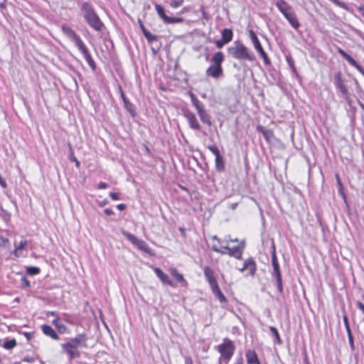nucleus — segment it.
<instances>
[{
    "label": "nucleus",
    "mask_w": 364,
    "mask_h": 364,
    "mask_svg": "<svg viewBox=\"0 0 364 364\" xmlns=\"http://www.w3.org/2000/svg\"><path fill=\"white\" fill-rule=\"evenodd\" d=\"M228 54L233 58L242 60H247L253 62L256 58L253 53L249 50L240 41H237L228 48Z\"/></svg>",
    "instance_id": "1"
},
{
    "label": "nucleus",
    "mask_w": 364,
    "mask_h": 364,
    "mask_svg": "<svg viewBox=\"0 0 364 364\" xmlns=\"http://www.w3.org/2000/svg\"><path fill=\"white\" fill-rule=\"evenodd\" d=\"M81 9L83 13V16L88 25L97 31H102L104 24L91 4L85 2L82 4Z\"/></svg>",
    "instance_id": "2"
},
{
    "label": "nucleus",
    "mask_w": 364,
    "mask_h": 364,
    "mask_svg": "<svg viewBox=\"0 0 364 364\" xmlns=\"http://www.w3.org/2000/svg\"><path fill=\"white\" fill-rule=\"evenodd\" d=\"M276 6L294 28L297 29L300 26V23L292 7L285 1L278 0Z\"/></svg>",
    "instance_id": "3"
},
{
    "label": "nucleus",
    "mask_w": 364,
    "mask_h": 364,
    "mask_svg": "<svg viewBox=\"0 0 364 364\" xmlns=\"http://www.w3.org/2000/svg\"><path fill=\"white\" fill-rule=\"evenodd\" d=\"M215 348L220 353V363L222 358L225 360L226 363L229 362L235 350V346L233 342L228 338H224L223 343L215 346Z\"/></svg>",
    "instance_id": "4"
},
{
    "label": "nucleus",
    "mask_w": 364,
    "mask_h": 364,
    "mask_svg": "<svg viewBox=\"0 0 364 364\" xmlns=\"http://www.w3.org/2000/svg\"><path fill=\"white\" fill-rule=\"evenodd\" d=\"M191 102L193 106L196 107L201 122H203L204 124L210 126V115L207 113L206 110L205 109L203 104L200 102L193 94L191 95Z\"/></svg>",
    "instance_id": "5"
},
{
    "label": "nucleus",
    "mask_w": 364,
    "mask_h": 364,
    "mask_svg": "<svg viewBox=\"0 0 364 364\" xmlns=\"http://www.w3.org/2000/svg\"><path fill=\"white\" fill-rule=\"evenodd\" d=\"M122 234L134 245L136 246L140 250L151 254V249L148 244L141 239L137 238L135 235L125 230L122 231Z\"/></svg>",
    "instance_id": "6"
},
{
    "label": "nucleus",
    "mask_w": 364,
    "mask_h": 364,
    "mask_svg": "<svg viewBox=\"0 0 364 364\" xmlns=\"http://www.w3.org/2000/svg\"><path fill=\"white\" fill-rule=\"evenodd\" d=\"M249 34H250V37L251 38V41H252V43L254 46V48H255V50L260 54L261 57L263 58V60H264V63L266 65H271V60H269V58H268L267 53H265V51L264 50L257 35L255 34V33L250 30L249 31Z\"/></svg>",
    "instance_id": "7"
},
{
    "label": "nucleus",
    "mask_w": 364,
    "mask_h": 364,
    "mask_svg": "<svg viewBox=\"0 0 364 364\" xmlns=\"http://www.w3.org/2000/svg\"><path fill=\"white\" fill-rule=\"evenodd\" d=\"M62 30L63 33L75 43L77 48L84 44L80 36H77V33L70 27L67 26H63Z\"/></svg>",
    "instance_id": "8"
},
{
    "label": "nucleus",
    "mask_w": 364,
    "mask_h": 364,
    "mask_svg": "<svg viewBox=\"0 0 364 364\" xmlns=\"http://www.w3.org/2000/svg\"><path fill=\"white\" fill-rule=\"evenodd\" d=\"M239 270L242 272H243L245 270L249 271V274L251 276H253L256 271V263L253 258L250 257L247 259L245 260L243 267Z\"/></svg>",
    "instance_id": "9"
},
{
    "label": "nucleus",
    "mask_w": 364,
    "mask_h": 364,
    "mask_svg": "<svg viewBox=\"0 0 364 364\" xmlns=\"http://www.w3.org/2000/svg\"><path fill=\"white\" fill-rule=\"evenodd\" d=\"M184 116L187 119V120L188 122V124L191 129H196V130L200 129V125L198 123L196 117L192 112L186 111L184 113Z\"/></svg>",
    "instance_id": "10"
},
{
    "label": "nucleus",
    "mask_w": 364,
    "mask_h": 364,
    "mask_svg": "<svg viewBox=\"0 0 364 364\" xmlns=\"http://www.w3.org/2000/svg\"><path fill=\"white\" fill-rule=\"evenodd\" d=\"M78 50L82 53V54L83 55V56H84L85 59L86 60L87 64L92 68V70L93 71H95L96 70V64H95L94 60L92 59L91 55L90 54V53L88 51V49L87 48L85 45L83 44L82 46H81L78 48Z\"/></svg>",
    "instance_id": "11"
},
{
    "label": "nucleus",
    "mask_w": 364,
    "mask_h": 364,
    "mask_svg": "<svg viewBox=\"0 0 364 364\" xmlns=\"http://www.w3.org/2000/svg\"><path fill=\"white\" fill-rule=\"evenodd\" d=\"M223 248L225 250H228V254L230 257H233L237 259H242V252H243V249H244V245H242V246H240V245L235 246V247H233L231 248L228 247V246H224Z\"/></svg>",
    "instance_id": "12"
},
{
    "label": "nucleus",
    "mask_w": 364,
    "mask_h": 364,
    "mask_svg": "<svg viewBox=\"0 0 364 364\" xmlns=\"http://www.w3.org/2000/svg\"><path fill=\"white\" fill-rule=\"evenodd\" d=\"M154 272L159 279L166 284L172 287H176V285L170 279L168 274H165L160 268L155 267Z\"/></svg>",
    "instance_id": "13"
},
{
    "label": "nucleus",
    "mask_w": 364,
    "mask_h": 364,
    "mask_svg": "<svg viewBox=\"0 0 364 364\" xmlns=\"http://www.w3.org/2000/svg\"><path fill=\"white\" fill-rule=\"evenodd\" d=\"M61 346L65 350V351L69 355L70 359L79 357L80 353L79 351L77 350V348H76L75 346H73L68 342L65 343H62Z\"/></svg>",
    "instance_id": "14"
},
{
    "label": "nucleus",
    "mask_w": 364,
    "mask_h": 364,
    "mask_svg": "<svg viewBox=\"0 0 364 364\" xmlns=\"http://www.w3.org/2000/svg\"><path fill=\"white\" fill-rule=\"evenodd\" d=\"M203 272L204 276L210 285V287L218 284V282L214 276V272L209 266H205L203 267Z\"/></svg>",
    "instance_id": "15"
},
{
    "label": "nucleus",
    "mask_w": 364,
    "mask_h": 364,
    "mask_svg": "<svg viewBox=\"0 0 364 364\" xmlns=\"http://www.w3.org/2000/svg\"><path fill=\"white\" fill-rule=\"evenodd\" d=\"M86 340L85 335L78 334L76 337L70 339L68 343L78 348L86 346Z\"/></svg>",
    "instance_id": "16"
},
{
    "label": "nucleus",
    "mask_w": 364,
    "mask_h": 364,
    "mask_svg": "<svg viewBox=\"0 0 364 364\" xmlns=\"http://www.w3.org/2000/svg\"><path fill=\"white\" fill-rule=\"evenodd\" d=\"M206 75L208 76L213 77L214 78H218L220 76L223 75V68L222 66L217 65H210L206 70Z\"/></svg>",
    "instance_id": "17"
},
{
    "label": "nucleus",
    "mask_w": 364,
    "mask_h": 364,
    "mask_svg": "<svg viewBox=\"0 0 364 364\" xmlns=\"http://www.w3.org/2000/svg\"><path fill=\"white\" fill-rule=\"evenodd\" d=\"M169 272L170 274L175 279V280L181 284V287H187L188 282L184 279L183 274L179 273L176 268H171Z\"/></svg>",
    "instance_id": "18"
},
{
    "label": "nucleus",
    "mask_w": 364,
    "mask_h": 364,
    "mask_svg": "<svg viewBox=\"0 0 364 364\" xmlns=\"http://www.w3.org/2000/svg\"><path fill=\"white\" fill-rule=\"evenodd\" d=\"M28 242L26 240H21L18 243L15 242V249L12 252L16 257H20L23 256L22 253L23 249L26 246Z\"/></svg>",
    "instance_id": "19"
},
{
    "label": "nucleus",
    "mask_w": 364,
    "mask_h": 364,
    "mask_svg": "<svg viewBox=\"0 0 364 364\" xmlns=\"http://www.w3.org/2000/svg\"><path fill=\"white\" fill-rule=\"evenodd\" d=\"M247 364H257L259 363L258 356L254 350H248L245 353Z\"/></svg>",
    "instance_id": "20"
},
{
    "label": "nucleus",
    "mask_w": 364,
    "mask_h": 364,
    "mask_svg": "<svg viewBox=\"0 0 364 364\" xmlns=\"http://www.w3.org/2000/svg\"><path fill=\"white\" fill-rule=\"evenodd\" d=\"M210 289H211L213 294L221 303H224V302L227 301L225 296H224V294L222 293V291L220 289L218 284H216L214 286L211 287Z\"/></svg>",
    "instance_id": "21"
},
{
    "label": "nucleus",
    "mask_w": 364,
    "mask_h": 364,
    "mask_svg": "<svg viewBox=\"0 0 364 364\" xmlns=\"http://www.w3.org/2000/svg\"><path fill=\"white\" fill-rule=\"evenodd\" d=\"M272 264L273 267L272 276L274 277V276L281 275L279 265L277 258L276 256V253L274 251L273 252V253L272 255Z\"/></svg>",
    "instance_id": "22"
},
{
    "label": "nucleus",
    "mask_w": 364,
    "mask_h": 364,
    "mask_svg": "<svg viewBox=\"0 0 364 364\" xmlns=\"http://www.w3.org/2000/svg\"><path fill=\"white\" fill-rule=\"evenodd\" d=\"M335 84L336 87L338 88L343 95H346L348 93L347 88L343 84V82L341 77V74L339 73H337L335 76Z\"/></svg>",
    "instance_id": "23"
},
{
    "label": "nucleus",
    "mask_w": 364,
    "mask_h": 364,
    "mask_svg": "<svg viewBox=\"0 0 364 364\" xmlns=\"http://www.w3.org/2000/svg\"><path fill=\"white\" fill-rule=\"evenodd\" d=\"M221 35L223 41H225V43H228L232 39L233 33L230 28H224L221 32Z\"/></svg>",
    "instance_id": "24"
},
{
    "label": "nucleus",
    "mask_w": 364,
    "mask_h": 364,
    "mask_svg": "<svg viewBox=\"0 0 364 364\" xmlns=\"http://www.w3.org/2000/svg\"><path fill=\"white\" fill-rule=\"evenodd\" d=\"M154 7L159 17L163 19L165 23H166L167 20L168 19V16L166 14L164 8L160 4H155Z\"/></svg>",
    "instance_id": "25"
},
{
    "label": "nucleus",
    "mask_w": 364,
    "mask_h": 364,
    "mask_svg": "<svg viewBox=\"0 0 364 364\" xmlns=\"http://www.w3.org/2000/svg\"><path fill=\"white\" fill-rule=\"evenodd\" d=\"M223 60L224 55L222 52L215 53L211 59V61L217 66H221Z\"/></svg>",
    "instance_id": "26"
},
{
    "label": "nucleus",
    "mask_w": 364,
    "mask_h": 364,
    "mask_svg": "<svg viewBox=\"0 0 364 364\" xmlns=\"http://www.w3.org/2000/svg\"><path fill=\"white\" fill-rule=\"evenodd\" d=\"M141 29L143 32L144 36L146 37V38L149 43H152L157 40V36L156 35L151 34L149 31H147L141 23Z\"/></svg>",
    "instance_id": "27"
},
{
    "label": "nucleus",
    "mask_w": 364,
    "mask_h": 364,
    "mask_svg": "<svg viewBox=\"0 0 364 364\" xmlns=\"http://www.w3.org/2000/svg\"><path fill=\"white\" fill-rule=\"evenodd\" d=\"M346 60L350 65L355 68L360 73L364 74V69L363 68V67L359 65L358 63L350 55H348V57L346 58Z\"/></svg>",
    "instance_id": "28"
},
{
    "label": "nucleus",
    "mask_w": 364,
    "mask_h": 364,
    "mask_svg": "<svg viewBox=\"0 0 364 364\" xmlns=\"http://www.w3.org/2000/svg\"><path fill=\"white\" fill-rule=\"evenodd\" d=\"M60 321L61 320H53V323L55 326L58 333L60 334H63L66 332L67 328L64 324L61 323Z\"/></svg>",
    "instance_id": "29"
},
{
    "label": "nucleus",
    "mask_w": 364,
    "mask_h": 364,
    "mask_svg": "<svg viewBox=\"0 0 364 364\" xmlns=\"http://www.w3.org/2000/svg\"><path fill=\"white\" fill-rule=\"evenodd\" d=\"M215 168L218 171H222L225 169L224 159L221 156H218L215 158Z\"/></svg>",
    "instance_id": "30"
},
{
    "label": "nucleus",
    "mask_w": 364,
    "mask_h": 364,
    "mask_svg": "<svg viewBox=\"0 0 364 364\" xmlns=\"http://www.w3.org/2000/svg\"><path fill=\"white\" fill-rule=\"evenodd\" d=\"M269 330L270 331L272 332V333L273 334L274 338H275V342L279 344V345H281L282 343V341L279 336V334L278 333V331L277 329L274 327V326H270L269 327Z\"/></svg>",
    "instance_id": "31"
},
{
    "label": "nucleus",
    "mask_w": 364,
    "mask_h": 364,
    "mask_svg": "<svg viewBox=\"0 0 364 364\" xmlns=\"http://www.w3.org/2000/svg\"><path fill=\"white\" fill-rule=\"evenodd\" d=\"M58 333L53 328L47 325V336H50L54 340H58L59 339Z\"/></svg>",
    "instance_id": "32"
},
{
    "label": "nucleus",
    "mask_w": 364,
    "mask_h": 364,
    "mask_svg": "<svg viewBox=\"0 0 364 364\" xmlns=\"http://www.w3.org/2000/svg\"><path fill=\"white\" fill-rule=\"evenodd\" d=\"M16 346V341L14 338H13V339H11V340H9V341H6L3 344L2 346L5 349L11 350V349L14 348Z\"/></svg>",
    "instance_id": "33"
},
{
    "label": "nucleus",
    "mask_w": 364,
    "mask_h": 364,
    "mask_svg": "<svg viewBox=\"0 0 364 364\" xmlns=\"http://www.w3.org/2000/svg\"><path fill=\"white\" fill-rule=\"evenodd\" d=\"M40 272V269L37 267H28L26 273L29 275H36Z\"/></svg>",
    "instance_id": "34"
},
{
    "label": "nucleus",
    "mask_w": 364,
    "mask_h": 364,
    "mask_svg": "<svg viewBox=\"0 0 364 364\" xmlns=\"http://www.w3.org/2000/svg\"><path fill=\"white\" fill-rule=\"evenodd\" d=\"M274 277L276 278L277 289L280 293H282L283 291L282 275Z\"/></svg>",
    "instance_id": "35"
},
{
    "label": "nucleus",
    "mask_w": 364,
    "mask_h": 364,
    "mask_svg": "<svg viewBox=\"0 0 364 364\" xmlns=\"http://www.w3.org/2000/svg\"><path fill=\"white\" fill-rule=\"evenodd\" d=\"M208 149L215 155V158L220 156L219 149L215 145H209Z\"/></svg>",
    "instance_id": "36"
},
{
    "label": "nucleus",
    "mask_w": 364,
    "mask_h": 364,
    "mask_svg": "<svg viewBox=\"0 0 364 364\" xmlns=\"http://www.w3.org/2000/svg\"><path fill=\"white\" fill-rule=\"evenodd\" d=\"M183 21V18H173V17H169L167 20L166 23H182Z\"/></svg>",
    "instance_id": "37"
},
{
    "label": "nucleus",
    "mask_w": 364,
    "mask_h": 364,
    "mask_svg": "<svg viewBox=\"0 0 364 364\" xmlns=\"http://www.w3.org/2000/svg\"><path fill=\"white\" fill-rule=\"evenodd\" d=\"M262 133L267 140H269L271 137L273 136V132L269 129H262Z\"/></svg>",
    "instance_id": "38"
},
{
    "label": "nucleus",
    "mask_w": 364,
    "mask_h": 364,
    "mask_svg": "<svg viewBox=\"0 0 364 364\" xmlns=\"http://www.w3.org/2000/svg\"><path fill=\"white\" fill-rule=\"evenodd\" d=\"M212 250L214 251V252H218V253H220L222 255H225V254H228V252H226L225 249L223 248V247H222L221 248L218 247L217 245H213L212 246Z\"/></svg>",
    "instance_id": "39"
},
{
    "label": "nucleus",
    "mask_w": 364,
    "mask_h": 364,
    "mask_svg": "<svg viewBox=\"0 0 364 364\" xmlns=\"http://www.w3.org/2000/svg\"><path fill=\"white\" fill-rule=\"evenodd\" d=\"M183 3V0H172L170 3V6L172 8H178L181 6Z\"/></svg>",
    "instance_id": "40"
},
{
    "label": "nucleus",
    "mask_w": 364,
    "mask_h": 364,
    "mask_svg": "<svg viewBox=\"0 0 364 364\" xmlns=\"http://www.w3.org/2000/svg\"><path fill=\"white\" fill-rule=\"evenodd\" d=\"M225 44H227V43H225L222 38L215 41V45L218 48H222Z\"/></svg>",
    "instance_id": "41"
},
{
    "label": "nucleus",
    "mask_w": 364,
    "mask_h": 364,
    "mask_svg": "<svg viewBox=\"0 0 364 364\" xmlns=\"http://www.w3.org/2000/svg\"><path fill=\"white\" fill-rule=\"evenodd\" d=\"M286 60H287L288 65L291 68L294 65V60L291 58V56H286Z\"/></svg>",
    "instance_id": "42"
},
{
    "label": "nucleus",
    "mask_w": 364,
    "mask_h": 364,
    "mask_svg": "<svg viewBox=\"0 0 364 364\" xmlns=\"http://www.w3.org/2000/svg\"><path fill=\"white\" fill-rule=\"evenodd\" d=\"M119 194L117 193H109V196L111 197V198L114 200H119Z\"/></svg>",
    "instance_id": "43"
},
{
    "label": "nucleus",
    "mask_w": 364,
    "mask_h": 364,
    "mask_svg": "<svg viewBox=\"0 0 364 364\" xmlns=\"http://www.w3.org/2000/svg\"><path fill=\"white\" fill-rule=\"evenodd\" d=\"M338 53L340 55H342V57H343V58H345V59H346L347 57H348V55H349L346 52H345V51H344L343 49H341V48H338Z\"/></svg>",
    "instance_id": "44"
},
{
    "label": "nucleus",
    "mask_w": 364,
    "mask_h": 364,
    "mask_svg": "<svg viewBox=\"0 0 364 364\" xmlns=\"http://www.w3.org/2000/svg\"><path fill=\"white\" fill-rule=\"evenodd\" d=\"M9 240L4 237H0V246H5L6 243H9Z\"/></svg>",
    "instance_id": "45"
},
{
    "label": "nucleus",
    "mask_w": 364,
    "mask_h": 364,
    "mask_svg": "<svg viewBox=\"0 0 364 364\" xmlns=\"http://www.w3.org/2000/svg\"><path fill=\"white\" fill-rule=\"evenodd\" d=\"M108 187H109V185L105 182H100L97 186V188L99 189H105V188H107Z\"/></svg>",
    "instance_id": "46"
},
{
    "label": "nucleus",
    "mask_w": 364,
    "mask_h": 364,
    "mask_svg": "<svg viewBox=\"0 0 364 364\" xmlns=\"http://www.w3.org/2000/svg\"><path fill=\"white\" fill-rule=\"evenodd\" d=\"M233 364H244V360L242 356H238L236 358Z\"/></svg>",
    "instance_id": "47"
},
{
    "label": "nucleus",
    "mask_w": 364,
    "mask_h": 364,
    "mask_svg": "<svg viewBox=\"0 0 364 364\" xmlns=\"http://www.w3.org/2000/svg\"><path fill=\"white\" fill-rule=\"evenodd\" d=\"M331 1L340 7L343 8L345 6V4L339 0H331Z\"/></svg>",
    "instance_id": "48"
},
{
    "label": "nucleus",
    "mask_w": 364,
    "mask_h": 364,
    "mask_svg": "<svg viewBox=\"0 0 364 364\" xmlns=\"http://www.w3.org/2000/svg\"><path fill=\"white\" fill-rule=\"evenodd\" d=\"M343 321H344V325H345V327H346V331L348 333H349V331H351L350 327V323H349V320H343Z\"/></svg>",
    "instance_id": "49"
},
{
    "label": "nucleus",
    "mask_w": 364,
    "mask_h": 364,
    "mask_svg": "<svg viewBox=\"0 0 364 364\" xmlns=\"http://www.w3.org/2000/svg\"><path fill=\"white\" fill-rule=\"evenodd\" d=\"M104 212L107 215H112L114 214V211L111 208H106Z\"/></svg>",
    "instance_id": "50"
},
{
    "label": "nucleus",
    "mask_w": 364,
    "mask_h": 364,
    "mask_svg": "<svg viewBox=\"0 0 364 364\" xmlns=\"http://www.w3.org/2000/svg\"><path fill=\"white\" fill-rule=\"evenodd\" d=\"M126 208L127 206L124 203H120L117 205V208L119 210H124Z\"/></svg>",
    "instance_id": "51"
},
{
    "label": "nucleus",
    "mask_w": 364,
    "mask_h": 364,
    "mask_svg": "<svg viewBox=\"0 0 364 364\" xmlns=\"http://www.w3.org/2000/svg\"><path fill=\"white\" fill-rule=\"evenodd\" d=\"M185 364H193L191 357L185 358Z\"/></svg>",
    "instance_id": "52"
},
{
    "label": "nucleus",
    "mask_w": 364,
    "mask_h": 364,
    "mask_svg": "<svg viewBox=\"0 0 364 364\" xmlns=\"http://www.w3.org/2000/svg\"><path fill=\"white\" fill-rule=\"evenodd\" d=\"M22 282L24 286L28 287L30 285L29 281H28L26 278H22Z\"/></svg>",
    "instance_id": "53"
},
{
    "label": "nucleus",
    "mask_w": 364,
    "mask_h": 364,
    "mask_svg": "<svg viewBox=\"0 0 364 364\" xmlns=\"http://www.w3.org/2000/svg\"><path fill=\"white\" fill-rule=\"evenodd\" d=\"M358 11L360 13V14L364 17V6H360L358 8Z\"/></svg>",
    "instance_id": "54"
},
{
    "label": "nucleus",
    "mask_w": 364,
    "mask_h": 364,
    "mask_svg": "<svg viewBox=\"0 0 364 364\" xmlns=\"http://www.w3.org/2000/svg\"><path fill=\"white\" fill-rule=\"evenodd\" d=\"M107 203H108L107 200H102L101 202H99V205L102 207V206L107 205Z\"/></svg>",
    "instance_id": "55"
},
{
    "label": "nucleus",
    "mask_w": 364,
    "mask_h": 364,
    "mask_svg": "<svg viewBox=\"0 0 364 364\" xmlns=\"http://www.w3.org/2000/svg\"><path fill=\"white\" fill-rule=\"evenodd\" d=\"M349 343H350V346L352 348H354V343H353V339H349Z\"/></svg>",
    "instance_id": "56"
},
{
    "label": "nucleus",
    "mask_w": 364,
    "mask_h": 364,
    "mask_svg": "<svg viewBox=\"0 0 364 364\" xmlns=\"http://www.w3.org/2000/svg\"><path fill=\"white\" fill-rule=\"evenodd\" d=\"M50 316H55V313L54 311H47V317Z\"/></svg>",
    "instance_id": "57"
},
{
    "label": "nucleus",
    "mask_w": 364,
    "mask_h": 364,
    "mask_svg": "<svg viewBox=\"0 0 364 364\" xmlns=\"http://www.w3.org/2000/svg\"><path fill=\"white\" fill-rule=\"evenodd\" d=\"M41 330L44 334H46V324L41 325Z\"/></svg>",
    "instance_id": "58"
},
{
    "label": "nucleus",
    "mask_w": 364,
    "mask_h": 364,
    "mask_svg": "<svg viewBox=\"0 0 364 364\" xmlns=\"http://www.w3.org/2000/svg\"><path fill=\"white\" fill-rule=\"evenodd\" d=\"M348 340L353 338L351 331H349V333H348Z\"/></svg>",
    "instance_id": "59"
},
{
    "label": "nucleus",
    "mask_w": 364,
    "mask_h": 364,
    "mask_svg": "<svg viewBox=\"0 0 364 364\" xmlns=\"http://www.w3.org/2000/svg\"><path fill=\"white\" fill-rule=\"evenodd\" d=\"M291 70L294 73H295L296 75H297V71H296V69L295 68V66L294 65L291 68Z\"/></svg>",
    "instance_id": "60"
},
{
    "label": "nucleus",
    "mask_w": 364,
    "mask_h": 364,
    "mask_svg": "<svg viewBox=\"0 0 364 364\" xmlns=\"http://www.w3.org/2000/svg\"><path fill=\"white\" fill-rule=\"evenodd\" d=\"M100 321H101V322L103 323V325H104L107 328H107V323L105 322V320L102 319V320H100Z\"/></svg>",
    "instance_id": "61"
},
{
    "label": "nucleus",
    "mask_w": 364,
    "mask_h": 364,
    "mask_svg": "<svg viewBox=\"0 0 364 364\" xmlns=\"http://www.w3.org/2000/svg\"><path fill=\"white\" fill-rule=\"evenodd\" d=\"M74 161H75V163H76V166H80V162L75 158H74Z\"/></svg>",
    "instance_id": "62"
},
{
    "label": "nucleus",
    "mask_w": 364,
    "mask_h": 364,
    "mask_svg": "<svg viewBox=\"0 0 364 364\" xmlns=\"http://www.w3.org/2000/svg\"><path fill=\"white\" fill-rule=\"evenodd\" d=\"M237 205V203H232V208L235 209L236 208Z\"/></svg>",
    "instance_id": "63"
},
{
    "label": "nucleus",
    "mask_w": 364,
    "mask_h": 364,
    "mask_svg": "<svg viewBox=\"0 0 364 364\" xmlns=\"http://www.w3.org/2000/svg\"><path fill=\"white\" fill-rule=\"evenodd\" d=\"M212 239H213V240H217L218 241H219V242H220V240H219V239L218 238V237H217V236H215H215H213Z\"/></svg>",
    "instance_id": "64"
}]
</instances>
